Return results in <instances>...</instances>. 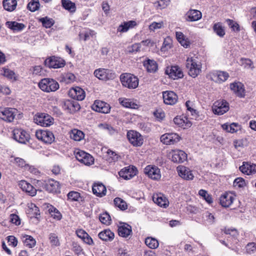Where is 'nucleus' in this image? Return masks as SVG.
<instances>
[{"label": "nucleus", "mask_w": 256, "mask_h": 256, "mask_svg": "<svg viewBox=\"0 0 256 256\" xmlns=\"http://www.w3.org/2000/svg\"><path fill=\"white\" fill-rule=\"evenodd\" d=\"M188 72L192 78L196 77L202 71V64L194 54H190L186 60Z\"/></svg>", "instance_id": "obj_1"}, {"label": "nucleus", "mask_w": 256, "mask_h": 256, "mask_svg": "<svg viewBox=\"0 0 256 256\" xmlns=\"http://www.w3.org/2000/svg\"><path fill=\"white\" fill-rule=\"evenodd\" d=\"M120 80L123 86L130 89H134L138 86V79L130 74H124L120 75Z\"/></svg>", "instance_id": "obj_2"}, {"label": "nucleus", "mask_w": 256, "mask_h": 256, "mask_svg": "<svg viewBox=\"0 0 256 256\" xmlns=\"http://www.w3.org/2000/svg\"><path fill=\"white\" fill-rule=\"evenodd\" d=\"M39 88L44 92H55L59 88L58 82L53 79L44 78L38 84Z\"/></svg>", "instance_id": "obj_3"}, {"label": "nucleus", "mask_w": 256, "mask_h": 256, "mask_svg": "<svg viewBox=\"0 0 256 256\" xmlns=\"http://www.w3.org/2000/svg\"><path fill=\"white\" fill-rule=\"evenodd\" d=\"M94 75L100 80H113L116 77V73L112 70L105 68H99L96 70Z\"/></svg>", "instance_id": "obj_4"}, {"label": "nucleus", "mask_w": 256, "mask_h": 256, "mask_svg": "<svg viewBox=\"0 0 256 256\" xmlns=\"http://www.w3.org/2000/svg\"><path fill=\"white\" fill-rule=\"evenodd\" d=\"M75 156L78 160L85 165L90 166L93 164V157L83 150H77L74 152Z\"/></svg>", "instance_id": "obj_5"}, {"label": "nucleus", "mask_w": 256, "mask_h": 256, "mask_svg": "<svg viewBox=\"0 0 256 256\" xmlns=\"http://www.w3.org/2000/svg\"><path fill=\"white\" fill-rule=\"evenodd\" d=\"M34 121L41 126H48L54 123V118L48 114L41 113L36 115Z\"/></svg>", "instance_id": "obj_6"}, {"label": "nucleus", "mask_w": 256, "mask_h": 256, "mask_svg": "<svg viewBox=\"0 0 256 256\" xmlns=\"http://www.w3.org/2000/svg\"><path fill=\"white\" fill-rule=\"evenodd\" d=\"M229 108V104L225 100L216 102L212 107L213 112L218 115L224 114L228 110Z\"/></svg>", "instance_id": "obj_7"}, {"label": "nucleus", "mask_w": 256, "mask_h": 256, "mask_svg": "<svg viewBox=\"0 0 256 256\" xmlns=\"http://www.w3.org/2000/svg\"><path fill=\"white\" fill-rule=\"evenodd\" d=\"M36 138L46 144H51L54 140V136L52 132L49 130H39L36 131Z\"/></svg>", "instance_id": "obj_8"}, {"label": "nucleus", "mask_w": 256, "mask_h": 256, "mask_svg": "<svg viewBox=\"0 0 256 256\" xmlns=\"http://www.w3.org/2000/svg\"><path fill=\"white\" fill-rule=\"evenodd\" d=\"M127 137L130 143L135 146H141L143 144L142 136L134 130H130L127 133Z\"/></svg>", "instance_id": "obj_9"}, {"label": "nucleus", "mask_w": 256, "mask_h": 256, "mask_svg": "<svg viewBox=\"0 0 256 256\" xmlns=\"http://www.w3.org/2000/svg\"><path fill=\"white\" fill-rule=\"evenodd\" d=\"M208 77L212 80L216 82L222 83L228 80L229 74L226 72L214 71L208 74Z\"/></svg>", "instance_id": "obj_10"}, {"label": "nucleus", "mask_w": 256, "mask_h": 256, "mask_svg": "<svg viewBox=\"0 0 256 256\" xmlns=\"http://www.w3.org/2000/svg\"><path fill=\"white\" fill-rule=\"evenodd\" d=\"M14 138L20 143L26 144L28 142L30 134L21 128H15L13 130Z\"/></svg>", "instance_id": "obj_11"}, {"label": "nucleus", "mask_w": 256, "mask_h": 256, "mask_svg": "<svg viewBox=\"0 0 256 256\" xmlns=\"http://www.w3.org/2000/svg\"><path fill=\"white\" fill-rule=\"evenodd\" d=\"M16 110L12 108H0V118L8 122H12L16 116Z\"/></svg>", "instance_id": "obj_12"}, {"label": "nucleus", "mask_w": 256, "mask_h": 256, "mask_svg": "<svg viewBox=\"0 0 256 256\" xmlns=\"http://www.w3.org/2000/svg\"><path fill=\"white\" fill-rule=\"evenodd\" d=\"M165 74L174 80L182 78L184 76L181 68L178 66L167 67L165 70Z\"/></svg>", "instance_id": "obj_13"}, {"label": "nucleus", "mask_w": 256, "mask_h": 256, "mask_svg": "<svg viewBox=\"0 0 256 256\" xmlns=\"http://www.w3.org/2000/svg\"><path fill=\"white\" fill-rule=\"evenodd\" d=\"M160 140L164 144H174L180 140V137L176 133H166L160 136Z\"/></svg>", "instance_id": "obj_14"}, {"label": "nucleus", "mask_w": 256, "mask_h": 256, "mask_svg": "<svg viewBox=\"0 0 256 256\" xmlns=\"http://www.w3.org/2000/svg\"><path fill=\"white\" fill-rule=\"evenodd\" d=\"M144 173L154 180H158L161 178L160 170L155 166L148 165L144 170Z\"/></svg>", "instance_id": "obj_15"}, {"label": "nucleus", "mask_w": 256, "mask_h": 256, "mask_svg": "<svg viewBox=\"0 0 256 256\" xmlns=\"http://www.w3.org/2000/svg\"><path fill=\"white\" fill-rule=\"evenodd\" d=\"M230 90L238 97L244 98L246 96V90L244 84L239 82H235L230 84Z\"/></svg>", "instance_id": "obj_16"}, {"label": "nucleus", "mask_w": 256, "mask_h": 256, "mask_svg": "<svg viewBox=\"0 0 256 256\" xmlns=\"http://www.w3.org/2000/svg\"><path fill=\"white\" fill-rule=\"evenodd\" d=\"M92 108L94 110L104 114H108L110 110L109 104L99 100H95Z\"/></svg>", "instance_id": "obj_17"}, {"label": "nucleus", "mask_w": 256, "mask_h": 256, "mask_svg": "<svg viewBox=\"0 0 256 256\" xmlns=\"http://www.w3.org/2000/svg\"><path fill=\"white\" fill-rule=\"evenodd\" d=\"M45 64L50 68H58L64 66L65 62L62 58L54 56L46 59Z\"/></svg>", "instance_id": "obj_18"}, {"label": "nucleus", "mask_w": 256, "mask_h": 256, "mask_svg": "<svg viewBox=\"0 0 256 256\" xmlns=\"http://www.w3.org/2000/svg\"><path fill=\"white\" fill-rule=\"evenodd\" d=\"M118 234L120 236L127 238L132 235V227L126 223L120 224L118 226Z\"/></svg>", "instance_id": "obj_19"}, {"label": "nucleus", "mask_w": 256, "mask_h": 256, "mask_svg": "<svg viewBox=\"0 0 256 256\" xmlns=\"http://www.w3.org/2000/svg\"><path fill=\"white\" fill-rule=\"evenodd\" d=\"M240 171L246 175H253L256 174V164L243 162L242 165L239 168Z\"/></svg>", "instance_id": "obj_20"}, {"label": "nucleus", "mask_w": 256, "mask_h": 256, "mask_svg": "<svg viewBox=\"0 0 256 256\" xmlns=\"http://www.w3.org/2000/svg\"><path fill=\"white\" fill-rule=\"evenodd\" d=\"M164 102L166 104L172 105L178 100V96L176 93L172 91H166L162 93Z\"/></svg>", "instance_id": "obj_21"}, {"label": "nucleus", "mask_w": 256, "mask_h": 256, "mask_svg": "<svg viewBox=\"0 0 256 256\" xmlns=\"http://www.w3.org/2000/svg\"><path fill=\"white\" fill-rule=\"evenodd\" d=\"M69 94L72 98L78 100H83L86 96L84 91L78 86L70 88Z\"/></svg>", "instance_id": "obj_22"}, {"label": "nucleus", "mask_w": 256, "mask_h": 256, "mask_svg": "<svg viewBox=\"0 0 256 256\" xmlns=\"http://www.w3.org/2000/svg\"><path fill=\"white\" fill-rule=\"evenodd\" d=\"M177 170L179 176L186 180H192L194 176L190 168L184 166H178Z\"/></svg>", "instance_id": "obj_23"}, {"label": "nucleus", "mask_w": 256, "mask_h": 256, "mask_svg": "<svg viewBox=\"0 0 256 256\" xmlns=\"http://www.w3.org/2000/svg\"><path fill=\"white\" fill-rule=\"evenodd\" d=\"M187 158V154L182 150H175L172 152V160L174 162L182 163Z\"/></svg>", "instance_id": "obj_24"}, {"label": "nucleus", "mask_w": 256, "mask_h": 256, "mask_svg": "<svg viewBox=\"0 0 256 256\" xmlns=\"http://www.w3.org/2000/svg\"><path fill=\"white\" fill-rule=\"evenodd\" d=\"M152 200L154 203L161 207L166 208L168 206L169 202L167 198L162 194H154Z\"/></svg>", "instance_id": "obj_25"}, {"label": "nucleus", "mask_w": 256, "mask_h": 256, "mask_svg": "<svg viewBox=\"0 0 256 256\" xmlns=\"http://www.w3.org/2000/svg\"><path fill=\"white\" fill-rule=\"evenodd\" d=\"M202 17V12L198 10L190 9L186 14V20L188 22L198 20Z\"/></svg>", "instance_id": "obj_26"}, {"label": "nucleus", "mask_w": 256, "mask_h": 256, "mask_svg": "<svg viewBox=\"0 0 256 256\" xmlns=\"http://www.w3.org/2000/svg\"><path fill=\"white\" fill-rule=\"evenodd\" d=\"M20 186L23 191L26 192L30 196H34L36 194V189L30 183L25 180H22L19 184Z\"/></svg>", "instance_id": "obj_27"}, {"label": "nucleus", "mask_w": 256, "mask_h": 256, "mask_svg": "<svg viewBox=\"0 0 256 256\" xmlns=\"http://www.w3.org/2000/svg\"><path fill=\"white\" fill-rule=\"evenodd\" d=\"M44 186L46 190L50 192H57L60 190L59 182L54 180H49Z\"/></svg>", "instance_id": "obj_28"}, {"label": "nucleus", "mask_w": 256, "mask_h": 256, "mask_svg": "<svg viewBox=\"0 0 256 256\" xmlns=\"http://www.w3.org/2000/svg\"><path fill=\"white\" fill-rule=\"evenodd\" d=\"M174 122L176 124L184 129L188 128L192 125V122L186 117L176 116L174 118Z\"/></svg>", "instance_id": "obj_29"}, {"label": "nucleus", "mask_w": 256, "mask_h": 256, "mask_svg": "<svg viewBox=\"0 0 256 256\" xmlns=\"http://www.w3.org/2000/svg\"><path fill=\"white\" fill-rule=\"evenodd\" d=\"M93 193L96 196L102 197L106 194V189L102 183H95L92 186Z\"/></svg>", "instance_id": "obj_30"}, {"label": "nucleus", "mask_w": 256, "mask_h": 256, "mask_svg": "<svg viewBox=\"0 0 256 256\" xmlns=\"http://www.w3.org/2000/svg\"><path fill=\"white\" fill-rule=\"evenodd\" d=\"M118 174L120 177L124 180H130L136 174V172L133 170L132 168L128 167L122 169Z\"/></svg>", "instance_id": "obj_31"}, {"label": "nucleus", "mask_w": 256, "mask_h": 256, "mask_svg": "<svg viewBox=\"0 0 256 256\" xmlns=\"http://www.w3.org/2000/svg\"><path fill=\"white\" fill-rule=\"evenodd\" d=\"M233 196L229 193H225L220 197V204L223 207H228L234 200Z\"/></svg>", "instance_id": "obj_32"}, {"label": "nucleus", "mask_w": 256, "mask_h": 256, "mask_svg": "<svg viewBox=\"0 0 256 256\" xmlns=\"http://www.w3.org/2000/svg\"><path fill=\"white\" fill-rule=\"evenodd\" d=\"M119 102L126 108L136 109L138 108V104L134 100L126 98H119Z\"/></svg>", "instance_id": "obj_33"}, {"label": "nucleus", "mask_w": 256, "mask_h": 256, "mask_svg": "<svg viewBox=\"0 0 256 256\" xmlns=\"http://www.w3.org/2000/svg\"><path fill=\"white\" fill-rule=\"evenodd\" d=\"M143 65L148 72L154 73L158 70V64L154 60L148 59L144 62Z\"/></svg>", "instance_id": "obj_34"}, {"label": "nucleus", "mask_w": 256, "mask_h": 256, "mask_svg": "<svg viewBox=\"0 0 256 256\" xmlns=\"http://www.w3.org/2000/svg\"><path fill=\"white\" fill-rule=\"evenodd\" d=\"M99 238L104 241H112L114 240V234L110 230H104L98 234Z\"/></svg>", "instance_id": "obj_35"}, {"label": "nucleus", "mask_w": 256, "mask_h": 256, "mask_svg": "<svg viewBox=\"0 0 256 256\" xmlns=\"http://www.w3.org/2000/svg\"><path fill=\"white\" fill-rule=\"evenodd\" d=\"M80 104L76 102L68 101L64 105V108L68 110L70 113H73L80 109Z\"/></svg>", "instance_id": "obj_36"}, {"label": "nucleus", "mask_w": 256, "mask_h": 256, "mask_svg": "<svg viewBox=\"0 0 256 256\" xmlns=\"http://www.w3.org/2000/svg\"><path fill=\"white\" fill-rule=\"evenodd\" d=\"M27 214H29L31 218L35 217L38 218V216H40V210L36 205L32 203H28V204Z\"/></svg>", "instance_id": "obj_37"}, {"label": "nucleus", "mask_w": 256, "mask_h": 256, "mask_svg": "<svg viewBox=\"0 0 256 256\" xmlns=\"http://www.w3.org/2000/svg\"><path fill=\"white\" fill-rule=\"evenodd\" d=\"M2 5L4 9L8 12H12L17 6V1L15 0H3Z\"/></svg>", "instance_id": "obj_38"}, {"label": "nucleus", "mask_w": 256, "mask_h": 256, "mask_svg": "<svg viewBox=\"0 0 256 256\" xmlns=\"http://www.w3.org/2000/svg\"><path fill=\"white\" fill-rule=\"evenodd\" d=\"M136 25V22L134 20H130L125 22L124 24H120L118 28V32H127L130 28H132Z\"/></svg>", "instance_id": "obj_39"}, {"label": "nucleus", "mask_w": 256, "mask_h": 256, "mask_svg": "<svg viewBox=\"0 0 256 256\" xmlns=\"http://www.w3.org/2000/svg\"><path fill=\"white\" fill-rule=\"evenodd\" d=\"M48 212L54 219L60 220L62 218V215L58 210L52 205L48 204L47 206Z\"/></svg>", "instance_id": "obj_40"}, {"label": "nucleus", "mask_w": 256, "mask_h": 256, "mask_svg": "<svg viewBox=\"0 0 256 256\" xmlns=\"http://www.w3.org/2000/svg\"><path fill=\"white\" fill-rule=\"evenodd\" d=\"M176 39L182 46L186 48H187L190 46V42L188 40V38H186L183 33L180 32H176Z\"/></svg>", "instance_id": "obj_41"}, {"label": "nucleus", "mask_w": 256, "mask_h": 256, "mask_svg": "<svg viewBox=\"0 0 256 256\" xmlns=\"http://www.w3.org/2000/svg\"><path fill=\"white\" fill-rule=\"evenodd\" d=\"M106 151L104 152L106 154L107 160L109 162H113L118 161L120 158V156L115 152L109 149L105 148Z\"/></svg>", "instance_id": "obj_42"}, {"label": "nucleus", "mask_w": 256, "mask_h": 256, "mask_svg": "<svg viewBox=\"0 0 256 256\" xmlns=\"http://www.w3.org/2000/svg\"><path fill=\"white\" fill-rule=\"evenodd\" d=\"M22 240L24 246L29 248H32L36 244V240L30 236H22Z\"/></svg>", "instance_id": "obj_43"}, {"label": "nucleus", "mask_w": 256, "mask_h": 256, "mask_svg": "<svg viewBox=\"0 0 256 256\" xmlns=\"http://www.w3.org/2000/svg\"><path fill=\"white\" fill-rule=\"evenodd\" d=\"M223 130L227 132L234 133L240 129V125L237 123H232L230 124H224L222 126Z\"/></svg>", "instance_id": "obj_44"}, {"label": "nucleus", "mask_w": 256, "mask_h": 256, "mask_svg": "<svg viewBox=\"0 0 256 256\" xmlns=\"http://www.w3.org/2000/svg\"><path fill=\"white\" fill-rule=\"evenodd\" d=\"M10 161L12 163L18 167L23 168L24 170L26 169V166L28 165L24 160L18 157L12 156L10 157Z\"/></svg>", "instance_id": "obj_45"}, {"label": "nucleus", "mask_w": 256, "mask_h": 256, "mask_svg": "<svg viewBox=\"0 0 256 256\" xmlns=\"http://www.w3.org/2000/svg\"><path fill=\"white\" fill-rule=\"evenodd\" d=\"M70 138L76 140L80 141L84 138V134L80 130L74 129L70 132Z\"/></svg>", "instance_id": "obj_46"}, {"label": "nucleus", "mask_w": 256, "mask_h": 256, "mask_svg": "<svg viewBox=\"0 0 256 256\" xmlns=\"http://www.w3.org/2000/svg\"><path fill=\"white\" fill-rule=\"evenodd\" d=\"M6 24L8 28L14 31H20L24 28V24L16 22H7Z\"/></svg>", "instance_id": "obj_47"}, {"label": "nucleus", "mask_w": 256, "mask_h": 256, "mask_svg": "<svg viewBox=\"0 0 256 256\" xmlns=\"http://www.w3.org/2000/svg\"><path fill=\"white\" fill-rule=\"evenodd\" d=\"M213 30L214 32L219 36L222 38L225 35V29L220 22H217L214 24Z\"/></svg>", "instance_id": "obj_48"}, {"label": "nucleus", "mask_w": 256, "mask_h": 256, "mask_svg": "<svg viewBox=\"0 0 256 256\" xmlns=\"http://www.w3.org/2000/svg\"><path fill=\"white\" fill-rule=\"evenodd\" d=\"M2 74L8 79L13 80H17V76L14 71L6 68H2Z\"/></svg>", "instance_id": "obj_49"}, {"label": "nucleus", "mask_w": 256, "mask_h": 256, "mask_svg": "<svg viewBox=\"0 0 256 256\" xmlns=\"http://www.w3.org/2000/svg\"><path fill=\"white\" fill-rule=\"evenodd\" d=\"M62 6L70 12H73L76 11V7L74 3L70 0H62Z\"/></svg>", "instance_id": "obj_50"}, {"label": "nucleus", "mask_w": 256, "mask_h": 256, "mask_svg": "<svg viewBox=\"0 0 256 256\" xmlns=\"http://www.w3.org/2000/svg\"><path fill=\"white\" fill-rule=\"evenodd\" d=\"M145 244L149 248L152 249L156 248L159 244L158 240L156 238L152 237L146 238Z\"/></svg>", "instance_id": "obj_51"}, {"label": "nucleus", "mask_w": 256, "mask_h": 256, "mask_svg": "<svg viewBox=\"0 0 256 256\" xmlns=\"http://www.w3.org/2000/svg\"><path fill=\"white\" fill-rule=\"evenodd\" d=\"M40 22L42 24V26L46 28H50L52 26L54 22L52 18H48L47 16L42 18L39 19Z\"/></svg>", "instance_id": "obj_52"}, {"label": "nucleus", "mask_w": 256, "mask_h": 256, "mask_svg": "<svg viewBox=\"0 0 256 256\" xmlns=\"http://www.w3.org/2000/svg\"><path fill=\"white\" fill-rule=\"evenodd\" d=\"M99 220L102 223L106 225H110L112 221L110 216L106 212L100 214L99 216Z\"/></svg>", "instance_id": "obj_53"}, {"label": "nucleus", "mask_w": 256, "mask_h": 256, "mask_svg": "<svg viewBox=\"0 0 256 256\" xmlns=\"http://www.w3.org/2000/svg\"><path fill=\"white\" fill-rule=\"evenodd\" d=\"M199 195L202 196L208 204L212 202V196L208 194V192L204 190H200L198 192Z\"/></svg>", "instance_id": "obj_54"}, {"label": "nucleus", "mask_w": 256, "mask_h": 256, "mask_svg": "<svg viewBox=\"0 0 256 256\" xmlns=\"http://www.w3.org/2000/svg\"><path fill=\"white\" fill-rule=\"evenodd\" d=\"M114 203L116 206L122 210H124L127 208L126 203L122 198H116L114 200Z\"/></svg>", "instance_id": "obj_55"}, {"label": "nucleus", "mask_w": 256, "mask_h": 256, "mask_svg": "<svg viewBox=\"0 0 256 256\" xmlns=\"http://www.w3.org/2000/svg\"><path fill=\"white\" fill-rule=\"evenodd\" d=\"M170 0H158L154 3L155 7L157 8L163 9L167 7L170 4Z\"/></svg>", "instance_id": "obj_56"}, {"label": "nucleus", "mask_w": 256, "mask_h": 256, "mask_svg": "<svg viewBox=\"0 0 256 256\" xmlns=\"http://www.w3.org/2000/svg\"><path fill=\"white\" fill-rule=\"evenodd\" d=\"M68 198L72 201H79L82 199L80 194L77 192L72 191L68 193Z\"/></svg>", "instance_id": "obj_57"}, {"label": "nucleus", "mask_w": 256, "mask_h": 256, "mask_svg": "<svg viewBox=\"0 0 256 256\" xmlns=\"http://www.w3.org/2000/svg\"><path fill=\"white\" fill-rule=\"evenodd\" d=\"M40 6L38 0H32L28 4V8L31 12H35Z\"/></svg>", "instance_id": "obj_58"}, {"label": "nucleus", "mask_w": 256, "mask_h": 256, "mask_svg": "<svg viewBox=\"0 0 256 256\" xmlns=\"http://www.w3.org/2000/svg\"><path fill=\"white\" fill-rule=\"evenodd\" d=\"M141 48L140 43H136L127 48V51L130 53H134L140 50Z\"/></svg>", "instance_id": "obj_59"}, {"label": "nucleus", "mask_w": 256, "mask_h": 256, "mask_svg": "<svg viewBox=\"0 0 256 256\" xmlns=\"http://www.w3.org/2000/svg\"><path fill=\"white\" fill-rule=\"evenodd\" d=\"M50 243L52 246H58L60 244L58 236L54 234H50L49 236Z\"/></svg>", "instance_id": "obj_60"}, {"label": "nucleus", "mask_w": 256, "mask_h": 256, "mask_svg": "<svg viewBox=\"0 0 256 256\" xmlns=\"http://www.w3.org/2000/svg\"><path fill=\"white\" fill-rule=\"evenodd\" d=\"M226 22L228 26L232 30L236 32L240 31V26L236 22L230 19L226 20Z\"/></svg>", "instance_id": "obj_61"}, {"label": "nucleus", "mask_w": 256, "mask_h": 256, "mask_svg": "<svg viewBox=\"0 0 256 256\" xmlns=\"http://www.w3.org/2000/svg\"><path fill=\"white\" fill-rule=\"evenodd\" d=\"M72 250L78 256H84V252H83L82 247L77 243H73Z\"/></svg>", "instance_id": "obj_62"}, {"label": "nucleus", "mask_w": 256, "mask_h": 256, "mask_svg": "<svg viewBox=\"0 0 256 256\" xmlns=\"http://www.w3.org/2000/svg\"><path fill=\"white\" fill-rule=\"evenodd\" d=\"M164 25L163 22H153L149 26V30L151 31H154L156 30L160 29L162 28Z\"/></svg>", "instance_id": "obj_63"}, {"label": "nucleus", "mask_w": 256, "mask_h": 256, "mask_svg": "<svg viewBox=\"0 0 256 256\" xmlns=\"http://www.w3.org/2000/svg\"><path fill=\"white\" fill-rule=\"evenodd\" d=\"M205 220L208 224H212L214 222V217L213 214L208 212H206L204 214Z\"/></svg>", "instance_id": "obj_64"}]
</instances>
